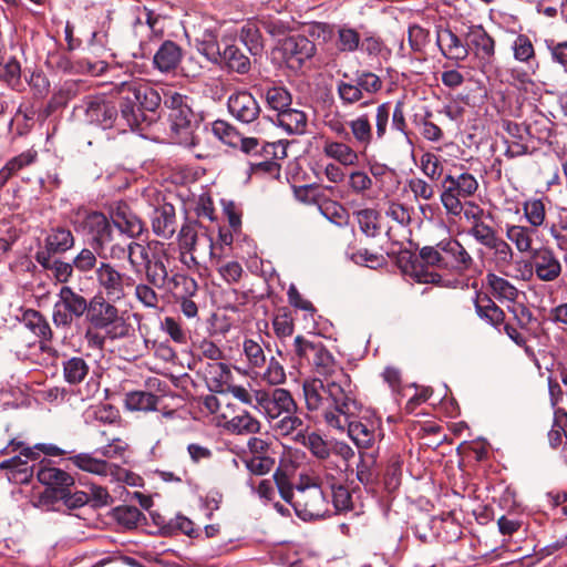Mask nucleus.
<instances>
[{"instance_id": "f257e3e1", "label": "nucleus", "mask_w": 567, "mask_h": 567, "mask_svg": "<svg viewBox=\"0 0 567 567\" xmlns=\"http://www.w3.org/2000/svg\"><path fill=\"white\" fill-rule=\"evenodd\" d=\"M343 382L312 378L303 382L307 409L320 412L329 427H341L347 417L357 409L354 385L349 375H341Z\"/></svg>"}, {"instance_id": "f03ea898", "label": "nucleus", "mask_w": 567, "mask_h": 567, "mask_svg": "<svg viewBox=\"0 0 567 567\" xmlns=\"http://www.w3.org/2000/svg\"><path fill=\"white\" fill-rule=\"evenodd\" d=\"M278 488L282 498L292 505L296 514L303 520L322 518L329 513L324 492L317 484L297 486L292 489L278 482Z\"/></svg>"}, {"instance_id": "7ed1b4c3", "label": "nucleus", "mask_w": 567, "mask_h": 567, "mask_svg": "<svg viewBox=\"0 0 567 567\" xmlns=\"http://www.w3.org/2000/svg\"><path fill=\"white\" fill-rule=\"evenodd\" d=\"M530 260H519L516 262L515 274L504 271L506 276H511L519 280H530L535 275L538 280L550 282L555 281L561 274L563 266L555 252L548 247L535 249Z\"/></svg>"}, {"instance_id": "20e7f679", "label": "nucleus", "mask_w": 567, "mask_h": 567, "mask_svg": "<svg viewBox=\"0 0 567 567\" xmlns=\"http://www.w3.org/2000/svg\"><path fill=\"white\" fill-rule=\"evenodd\" d=\"M114 303L104 297L94 296L90 300L86 311V320L91 327L104 330L111 340L121 339L128 334V324Z\"/></svg>"}, {"instance_id": "39448f33", "label": "nucleus", "mask_w": 567, "mask_h": 567, "mask_svg": "<svg viewBox=\"0 0 567 567\" xmlns=\"http://www.w3.org/2000/svg\"><path fill=\"white\" fill-rule=\"evenodd\" d=\"M243 352L248 367L269 385H280L286 382V371L284 365L271 357L267 363V358L262 347L252 339H245Z\"/></svg>"}, {"instance_id": "423d86ee", "label": "nucleus", "mask_w": 567, "mask_h": 567, "mask_svg": "<svg viewBox=\"0 0 567 567\" xmlns=\"http://www.w3.org/2000/svg\"><path fill=\"white\" fill-rule=\"evenodd\" d=\"M441 203L449 215L460 216L463 210L462 198L472 197L478 189V181L471 173L446 175L443 182Z\"/></svg>"}, {"instance_id": "0eeeda50", "label": "nucleus", "mask_w": 567, "mask_h": 567, "mask_svg": "<svg viewBox=\"0 0 567 567\" xmlns=\"http://www.w3.org/2000/svg\"><path fill=\"white\" fill-rule=\"evenodd\" d=\"M99 288L97 297L117 302L125 298L126 290L133 286L131 276L121 272L112 264L102 261L95 269Z\"/></svg>"}, {"instance_id": "6e6552de", "label": "nucleus", "mask_w": 567, "mask_h": 567, "mask_svg": "<svg viewBox=\"0 0 567 567\" xmlns=\"http://www.w3.org/2000/svg\"><path fill=\"white\" fill-rule=\"evenodd\" d=\"M255 402L254 408L262 412L270 422L297 411L291 393L282 388H276L272 391L255 390Z\"/></svg>"}, {"instance_id": "1a4fd4ad", "label": "nucleus", "mask_w": 567, "mask_h": 567, "mask_svg": "<svg viewBox=\"0 0 567 567\" xmlns=\"http://www.w3.org/2000/svg\"><path fill=\"white\" fill-rule=\"evenodd\" d=\"M75 226L91 237L94 248L101 250L113 240V229L106 216L99 212L81 210L75 215Z\"/></svg>"}, {"instance_id": "9d476101", "label": "nucleus", "mask_w": 567, "mask_h": 567, "mask_svg": "<svg viewBox=\"0 0 567 567\" xmlns=\"http://www.w3.org/2000/svg\"><path fill=\"white\" fill-rule=\"evenodd\" d=\"M75 226L91 237L94 248L101 250L113 240V229L106 216L99 212L81 210L75 215Z\"/></svg>"}, {"instance_id": "9b49d317", "label": "nucleus", "mask_w": 567, "mask_h": 567, "mask_svg": "<svg viewBox=\"0 0 567 567\" xmlns=\"http://www.w3.org/2000/svg\"><path fill=\"white\" fill-rule=\"evenodd\" d=\"M312 35L323 42L331 41L338 53H352L360 48L361 42L359 32L348 25L332 27L328 23H317L312 29Z\"/></svg>"}, {"instance_id": "f8f14e48", "label": "nucleus", "mask_w": 567, "mask_h": 567, "mask_svg": "<svg viewBox=\"0 0 567 567\" xmlns=\"http://www.w3.org/2000/svg\"><path fill=\"white\" fill-rule=\"evenodd\" d=\"M171 137L183 146L193 147L197 144L195 131L199 125L196 114L190 107L169 112Z\"/></svg>"}, {"instance_id": "ddd939ff", "label": "nucleus", "mask_w": 567, "mask_h": 567, "mask_svg": "<svg viewBox=\"0 0 567 567\" xmlns=\"http://www.w3.org/2000/svg\"><path fill=\"white\" fill-rule=\"evenodd\" d=\"M75 112H83L85 120L104 130L111 128L117 118V109L102 96H90L75 107Z\"/></svg>"}, {"instance_id": "4468645a", "label": "nucleus", "mask_w": 567, "mask_h": 567, "mask_svg": "<svg viewBox=\"0 0 567 567\" xmlns=\"http://www.w3.org/2000/svg\"><path fill=\"white\" fill-rule=\"evenodd\" d=\"M392 118V128L400 132L405 137L409 136L408 123L403 110V103L398 102L394 106L392 114L390 113V104L382 103L377 107L374 115L375 137L378 141H382L385 137L388 125Z\"/></svg>"}, {"instance_id": "2eb2a0df", "label": "nucleus", "mask_w": 567, "mask_h": 567, "mask_svg": "<svg viewBox=\"0 0 567 567\" xmlns=\"http://www.w3.org/2000/svg\"><path fill=\"white\" fill-rule=\"evenodd\" d=\"M229 113L241 123H252L260 114V105L255 96L246 91H236L229 95L227 101Z\"/></svg>"}, {"instance_id": "dca6fc26", "label": "nucleus", "mask_w": 567, "mask_h": 567, "mask_svg": "<svg viewBox=\"0 0 567 567\" xmlns=\"http://www.w3.org/2000/svg\"><path fill=\"white\" fill-rule=\"evenodd\" d=\"M281 50L288 65L297 69L315 55L316 45L305 35H291L284 40Z\"/></svg>"}, {"instance_id": "f3484780", "label": "nucleus", "mask_w": 567, "mask_h": 567, "mask_svg": "<svg viewBox=\"0 0 567 567\" xmlns=\"http://www.w3.org/2000/svg\"><path fill=\"white\" fill-rule=\"evenodd\" d=\"M138 94L137 82H124L120 86L121 117L131 128L138 126L143 115L138 107V103L141 102Z\"/></svg>"}, {"instance_id": "a211bd4d", "label": "nucleus", "mask_w": 567, "mask_h": 567, "mask_svg": "<svg viewBox=\"0 0 567 567\" xmlns=\"http://www.w3.org/2000/svg\"><path fill=\"white\" fill-rule=\"evenodd\" d=\"M322 153L328 158L344 167H354L360 163L363 155L354 148L351 141L326 138L322 145Z\"/></svg>"}, {"instance_id": "6ab92c4d", "label": "nucleus", "mask_w": 567, "mask_h": 567, "mask_svg": "<svg viewBox=\"0 0 567 567\" xmlns=\"http://www.w3.org/2000/svg\"><path fill=\"white\" fill-rule=\"evenodd\" d=\"M440 254L444 258V269L463 272L473 265V258L456 239L447 238L440 241Z\"/></svg>"}, {"instance_id": "aec40b11", "label": "nucleus", "mask_w": 567, "mask_h": 567, "mask_svg": "<svg viewBox=\"0 0 567 567\" xmlns=\"http://www.w3.org/2000/svg\"><path fill=\"white\" fill-rule=\"evenodd\" d=\"M360 410L361 404L357 401V409L353 411L351 415L346 416V424H342L341 427L333 429L341 433L347 432L349 437L359 447H370L375 441V429L372 424L355 421V417L358 416Z\"/></svg>"}, {"instance_id": "412c9836", "label": "nucleus", "mask_w": 567, "mask_h": 567, "mask_svg": "<svg viewBox=\"0 0 567 567\" xmlns=\"http://www.w3.org/2000/svg\"><path fill=\"white\" fill-rule=\"evenodd\" d=\"M71 462L81 471L99 476L128 477L130 475L118 466L105 460L94 457L90 453H79L70 457Z\"/></svg>"}, {"instance_id": "4be33fe9", "label": "nucleus", "mask_w": 567, "mask_h": 567, "mask_svg": "<svg viewBox=\"0 0 567 567\" xmlns=\"http://www.w3.org/2000/svg\"><path fill=\"white\" fill-rule=\"evenodd\" d=\"M179 246L187 252H199L198 246H203V249L208 251L212 260L219 261V257L215 252L216 248L213 238L206 233L197 234L193 226L185 225L182 227L179 231Z\"/></svg>"}, {"instance_id": "5701e85b", "label": "nucleus", "mask_w": 567, "mask_h": 567, "mask_svg": "<svg viewBox=\"0 0 567 567\" xmlns=\"http://www.w3.org/2000/svg\"><path fill=\"white\" fill-rule=\"evenodd\" d=\"M309 363L315 368L319 375L318 378L322 380L330 379L332 381L343 382L341 375H348L322 343L319 349H317V352Z\"/></svg>"}, {"instance_id": "b1692460", "label": "nucleus", "mask_w": 567, "mask_h": 567, "mask_svg": "<svg viewBox=\"0 0 567 567\" xmlns=\"http://www.w3.org/2000/svg\"><path fill=\"white\" fill-rule=\"evenodd\" d=\"M436 43L441 53L449 60L463 61L468 56L467 44L449 28H441L436 32Z\"/></svg>"}, {"instance_id": "393cba45", "label": "nucleus", "mask_w": 567, "mask_h": 567, "mask_svg": "<svg viewBox=\"0 0 567 567\" xmlns=\"http://www.w3.org/2000/svg\"><path fill=\"white\" fill-rule=\"evenodd\" d=\"M113 225L130 238L137 237L143 231L142 220L130 209L126 204H117L111 213Z\"/></svg>"}, {"instance_id": "a878e982", "label": "nucleus", "mask_w": 567, "mask_h": 567, "mask_svg": "<svg viewBox=\"0 0 567 567\" xmlns=\"http://www.w3.org/2000/svg\"><path fill=\"white\" fill-rule=\"evenodd\" d=\"M467 49L472 48L477 58L491 61L495 54V41L481 25L470 27L466 33Z\"/></svg>"}, {"instance_id": "bb28decb", "label": "nucleus", "mask_w": 567, "mask_h": 567, "mask_svg": "<svg viewBox=\"0 0 567 567\" xmlns=\"http://www.w3.org/2000/svg\"><path fill=\"white\" fill-rule=\"evenodd\" d=\"M537 230L524 225L506 224L505 236L509 244L514 245L519 254L530 255L533 248L534 236Z\"/></svg>"}, {"instance_id": "cd10ccee", "label": "nucleus", "mask_w": 567, "mask_h": 567, "mask_svg": "<svg viewBox=\"0 0 567 567\" xmlns=\"http://www.w3.org/2000/svg\"><path fill=\"white\" fill-rule=\"evenodd\" d=\"M347 125L351 140L360 148L361 153L365 154L374 137L369 116L361 114L350 120Z\"/></svg>"}, {"instance_id": "c85d7f7f", "label": "nucleus", "mask_w": 567, "mask_h": 567, "mask_svg": "<svg viewBox=\"0 0 567 567\" xmlns=\"http://www.w3.org/2000/svg\"><path fill=\"white\" fill-rule=\"evenodd\" d=\"M183 51L179 45L173 41H165L156 51L153 58L154 66L163 72L168 73L174 71L181 63Z\"/></svg>"}, {"instance_id": "c756f323", "label": "nucleus", "mask_w": 567, "mask_h": 567, "mask_svg": "<svg viewBox=\"0 0 567 567\" xmlns=\"http://www.w3.org/2000/svg\"><path fill=\"white\" fill-rule=\"evenodd\" d=\"M153 231L163 238H171L176 230L175 209L172 205L165 204L153 212Z\"/></svg>"}, {"instance_id": "7c9ffc66", "label": "nucleus", "mask_w": 567, "mask_h": 567, "mask_svg": "<svg viewBox=\"0 0 567 567\" xmlns=\"http://www.w3.org/2000/svg\"><path fill=\"white\" fill-rule=\"evenodd\" d=\"M216 64L238 74H247L251 65L249 58L234 44L225 45L220 53V62Z\"/></svg>"}, {"instance_id": "2f4dec72", "label": "nucleus", "mask_w": 567, "mask_h": 567, "mask_svg": "<svg viewBox=\"0 0 567 567\" xmlns=\"http://www.w3.org/2000/svg\"><path fill=\"white\" fill-rule=\"evenodd\" d=\"M22 456L30 460H37L39 457V453L33 451L32 447H23L19 456L1 462L0 468L11 470L13 472V480L20 483H29L32 473L29 471L27 462L22 460Z\"/></svg>"}, {"instance_id": "473e14b6", "label": "nucleus", "mask_w": 567, "mask_h": 567, "mask_svg": "<svg viewBox=\"0 0 567 567\" xmlns=\"http://www.w3.org/2000/svg\"><path fill=\"white\" fill-rule=\"evenodd\" d=\"M39 482L53 488L54 496L74 484V478L66 472L56 467L43 466L37 473Z\"/></svg>"}, {"instance_id": "72a5a7b5", "label": "nucleus", "mask_w": 567, "mask_h": 567, "mask_svg": "<svg viewBox=\"0 0 567 567\" xmlns=\"http://www.w3.org/2000/svg\"><path fill=\"white\" fill-rule=\"evenodd\" d=\"M277 124L290 135H301L307 130V115L300 110L288 106L277 114Z\"/></svg>"}, {"instance_id": "f704fd0d", "label": "nucleus", "mask_w": 567, "mask_h": 567, "mask_svg": "<svg viewBox=\"0 0 567 567\" xmlns=\"http://www.w3.org/2000/svg\"><path fill=\"white\" fill-rule=\"evenodd\" d=\"M257 92L265 97V101L269 109L274 110L278 113H281L288 106H290L292 97L290 92L284 86H254Z\"/></svg>"}, {"instance_id": "c9c22d12", "label": "nucleus", "mask_w": 567, "mask_h": 567, "mask_svg": "<svg viewBox=\"0 0 567 567\" xmlns=\"http://www.w3.org/2000/svg\"><path fill=\"white\" fill-rule=\"evenodd\" d=\"M165 254H153L144 268L146 280L156 288H164L169 282L167 267L164 262Z\"/></svg>"}, {"instance_id": "e433bc0d", "label": "nucleus", "mask_w": 567, "mask_h": 567, "mask_svg": "<svg viewBox=\"0 0 567 567\" xmlns=\"http://www.w3.org/2000/svg\"><path fill=\"white\" fill-rule=\"evenodd\" d=\"M58 303L75 318L82 317L89 308L86 299L69 286H63L60 289Z\"/></svg>"}, {"instance_id": "4c0bfd02", "label": "nucleus", "mask_w": 567, "mask_h": 567, "mask_svg": "<svg viewBox=\"0 0 567 567\" xmlns=\"http://www.w3.org/2000/svg\"><path fill=\"white\" fill-rule=\"evenodd\" d=\"M217 39V32L212 29L204 30L200 37L196 39V48L198 52L214 64L220 62L221 50Z\"/></svg>"}, {"instance_id": "58836bf2", "label": "nucleus", "mask_w": 567, "mask_h": 567, "mask_svg": "<svg viewBox=\"0 0 567 567\" xmlns=\"http://www.w3.org/2000/svg\"><path fill=\"white\" fill-rule=\"evenodd\" d=\"M476 313L492 326H498L504 321V311L486 295H478L475 300Z\"/></svg>"}, {"instance_id": "ea45409f", "label": "nucleus", "mask_w": 567, "mask_h": 567, "mask_svg": "<svg viewBox=\"0 0 567 567\" xmlns=\"http://www.w3.org/2000/svg\"><path fill=\"white\" fill-rule=\"evenodd\" d=\"M74 245V237L71 230L62 227L53 228L45 238V248L49 252L61 254Z\"/></svg>"}, {"instance_id": "a19ab883", "label": "nucleus", "mask_w": 567, "mask_h": 567, "mask_svg": "<svg viewBox=\"0 0 567 567\" xmlns=\"http://www.w3.org/2000/svg\"><path fill=\"white\" fill-rule=\"evenodd\" d=\"M159 398L146 391H133L126 394L125 405L130 411L150 412L157 410Z\"/></svg>"}, {"instance_id": "79ce46f5", "label": "nucleus", "mask_w": 567, "mask_h": 567, "mask_svg": "<svg viewBox=\"0 0 567 567\" xmlns=\"http://www.w3.org/2000/svg\"><path fill=\"white\" fill-rule=\"evenodd\" d=\"M295 441L308 447L320 460H326L330 455L328 443L316 432L300 431L295 435Z\"/></svg>"}, {"instance_id": "37998d69", "label": "nucleus", "mask_w": 567, "mask_h": 567, "mask_svg": "<svg viewBox=\"0 0 567 567\" xmlns=\"http://www.w3.org/2000/svg\"><path fill=\"white\" fill-rule=\"evenodd\" d=\"M493 252V259L499 269L509 267L515 257V252L508 243L498 235L486 246Z\"/></svg>"}, {"instance_id": "c03bdc74", "label": "nucleus", "mask_w": 567, "mask_h": 567, "mask_svg": "<svg viewBox=\"0 0 567 567\" xmlns=\"http://www.w3.org/2000/svg\"><path fill=\"white\" fill-rule=\"evenodd\" d=\"M225 429L234 434H255L260 431V422L245 411L228 420Z\"/></svg>"}, {"instance_id": "a18cd8bd", "label": "nucleus", "mask_w": 567, "mask_h": 567, "mask_svg": "<svg viewBox=\"0 0 567 567\" xmlns=\"http://www.w3.org/2000/svg\"><path fill=\"white\" fill-rule=\"evenodd\" d=\"M89 364L83 358L72 357L63 362V378L66 383H81L89 374Z\"/></svg>"}, {"instance_id": "49530a36", "label": "nucleus", "mask_w": 567, "mask_h": 567, "mask_svg": "<svg viewBox=\"0 0 567 567\" xmlns=\"http://www.w3.org/2000/svg\"><path fill=\"white\" fill-rule=\"evenodd\" d=\"M514 59L523 64H532L536 60L535 48L528 35L519 33L511 44Z\"/></svg>"}, {"instance_id": "de8ad7c7", "label": "nucleus", "mask_w": 567, "mask_h": 567, "mask_svg": "<svg viewBox=\"0 0 567 567\" xmlns=\"http://www.w3.org/2000/svg\"><path fill=\"white\" fill-rule=\"evenodd\" d=\"M524 216L527 219L529 227L538 229L546 221V207L542 199L532 198L523 205Z\"/></svg>"}, {"instance_id": "09e8293b", "label": "nucleus", "mask_w": 567, "mask_h": 567, "mask_svg": "<svg viewBox=\"0 0 567 567\" xmlns=\"http://www.w3.org/2000/svg\"><path fill=\"white\" fill-rule=\"evenodd\" d=\"M241 42L247 47L252 55H257L262 50L261 34L257 24L252 21H247L239 31Z\"/></svg>"}, {"instance_id": "8fccbe9b", "label": "nucleus", "mask_w": 567, "mask_h": 567, "mask_svg": "<svg viewBox=\"0 0 567 567\" xmlns=\"http://www.w3.org/2000/svg\"><path fill=\"white\" fill-rule=\"evenodd\" d=\"M37 157V153L32 151H27L21 153L20 155L11 158L6 166L0 171V186L4 185L6 182L18 171L23 168L27 165H30L34 162Z\"/></svg>"}, {"instance_id": "3c124183", "label": "nucleus", "mask_w": 567, "mask_h": 567, "mask_svg": "<svg viewBox=\"0 0 567 567\" xmlns=\"http://www.w3.org/2000/svg\"><path fill=\"white\" fill-rule=\"evenodd\" d=\"M487 284L493 293L504 300L514 301L518 296V290L508 280L494 274L487 275Z\"/></svg>"}, {"instance_id": "603ef678", "label": "nucleus", "mask_w": 567, "mask_h": 567, "mask_svg": "<svg viewBox=\"0 0 567 567\" xmlns=\"http://www.w3.org/2000/svg\"><path fill=\"white\" fill-rule=\"evenodd\" d=\"M372 185V177L365 171L355 169L348 174L347 187L352 194L364 196Z\"/></svg>"}, {"instance_id": "864d4df0", "label": "nucleus", "mask_w": 567, "mask_h": 567, "mask_svg": "<svg viewBox=\"0 0 567 567\" xmlns=\"http://www.w3.org/2000/svg\"><path fill=\"white\" fill-rule=\"evenodd\" d=\"M359 227L362 233H364L369 237H375L379 234L380 225V214L372 208H364L355 214Z\"/></svg>"}, {"instance_id": "5fc2aeb1", "label": "nucleus", "mask_w": 567, "mask_h": 567, "mask_svg": "<svg viewBox=\"0 0 567 567\" xmlns=\"http://www.w3.org/2000/svg\"><path fill=\"white\" fill-rule=\"evenodd\" d=\"M151 258L150 247L135 241L127 245V259L133 270L140 271L141 267L145 268Z\"/></svg>"}, {"instance_id": "6e6d98bb", "label": "nucleus", "mask_w": 567, "mask_h": 567, "mask_svg": "<svg viewBox=\"0 0 567 567\" xmlns=\"http://www.w3.org/2000/svg\"><path fill=\"white\" fill-rule=\"evenodd\" d=\"M23 320L25 326L38 337L49 340L52 336L51 328L47 320L40 312L35 310H28L24 313Z\"/></svg>"}, {"instance_id": "4d7b16f0", "label": "nucleus", "mask_w": 567, "mask_h": 567, "mask_svg": "<svg viewBox=\"0 0 567 567\" xmlns=\"http://www.w3.org/2000/svg\"><path fill=\"white\" fill-rule=\"evenodd\" d=\"M321 342L320 341H311L303 336H297L293 340V358L302 363L303 361L310 362L313 354L319 349Z\"/></svg>"}, {"instance_id": "13d9d810", "label": "nucleus", "mask_w": 567, "mask_h": 567, "mask_svg": "<svg viewBox=\"0 0 567 567\" xmlns=\"http://www.w3.org/2000/svg\"><path fill=\"white\" fill-rule=\"evenodd\" d=\"M272 429L280 435L288 436L303 431V421L295 413L285 414L275 420Z\"/></svg>"}, {"instance_id": "bf43d9fd", "label": "nucleus", "mask_w": 567, "mask_h": 567, "mask_svg": "<svg viewBox=\"0 0 567 567\" xmlns=\"http://www.w3.org/2000/svg\"><path fill=\"white\" fill-rule=\"evenodd\" d=\"M319 209L330 223L338 227H343L349 223L348 212L337 202H327Z\"/></svg>"}, {"instance_id": "052dcab7", "label": "nucleus", "mask_w": 567, "mask_h": 567, "mask_svg": "<svg viewBox=\"0 0 567 567\" xmlns=\"http://www.w3.org/2000/svg\"><path fill=\"white\" fill-rule=\"evenodd\" d=\"M169 284L172 285L171 289L173 292L179 298H183V296L190 297L197 291V282L182 274H175L169 279Z\"/></svg>"}, {"instance_id": "680f3d73", "label": "nucleus", "mask_w": 567, "mask_h": 567, "mask_svg": "<svg viewBox=\"0 0 567 567\" xmlns=\"http://www.w3.org/2000/svg\"><path fill=\"white\" fill-rule=\"evenodd\" d=\"M212 132L218 140L231 147L239 141V133L226 121H215L212 126Z\"/></svg>"}, {"instance_id": "e2e57ef3", "label": "nucleus", "mask_w": 567, "mask_h": 567, "mask_svg": "<svg viewBox=\"0 0 567 567\" xmlns=\"http://www.w3.org/2000/svg\"><path fill=\"white\" fill-rule=\"evenodd\" d=\"M337 93L346 105H352L363 99V93L355 81L354 83L344 81L338 82Z\"/></svg>"}, {"instance_id": "0e129e2a", "label": "nucleus", "mask_w": 567, "mask_h": 567, "mask_svg": "<svg viewBox=\"0 0 567 567\" xmlns=\"http://www.w3.org/2000/svg\"><path fill=\"white\" fill-rule=\"evenodd\" d=\"M118 523L126 528H134L143 518L142 512L135 506H120L115 509Z\"/></svg>"}, {"instance_id": "69168bd1", "label": "nucleus", "mask_w": 567, "mask_h": 567, "mask_svg": "<svg viewBox=\"0 0 567 567\" xmlns=\"http://www.w3.org/2000/svg\"><path fill=\"white\" fill-rule=\"evenodd\" d=\"M548 233L559 250L567 249V214L561 215L557 221L551 223L548 227Z\"/></svg>"}, {"instance_id": "338daca9", "label": "nucleus", "mask_w": 567, "mask_h": 567, "mask_svg": "<svg viewBox=\"0 0 567 567\" xmlns=\"http://www.w3.org/2000/svg\"><path fill=\"white\" fill-rule=\"evenodd\" d=\"M355 82L358 83L362 93L367 92L369 94H373L382 89L381 79L370 71L358 72L355 75Z\"/></svg>"}, {"instance_id": "774afa93", "label": "nucleus", "mask_w": 567, "mask_h": 567, "mask_svg": "<svg viewBox=\"0 0 567 567\" xmlns=\"http://www.w3.org/2000/svg\"><path fill=\"white\" fill-rule=\"evenodd\" d=\"M422 172L432 181L440 178L443 167L439 157L433 153H424L420 159Z\"/></svg>"}]
</instances>
